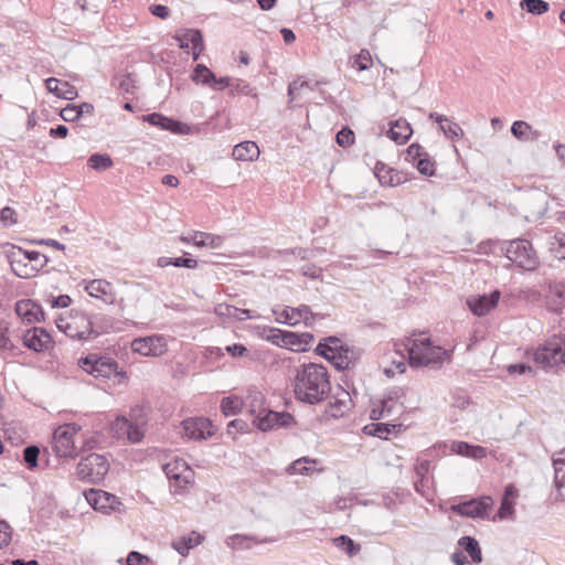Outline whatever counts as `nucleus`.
<instances>
[{
    "label": "nucleus",
    "instance_id": "nucleus-57",
    "mask_svg": "<svg viewBox=\"0 0 565 565\" xmlns=\"http://www.w3.org/2000/svg\"><path fill=\"white\" fill-rule=\"evenodd\" d=\"M511 488L512 487H508L505 489L504 495L501 500V504L498 511V518L501 520L507 519L514 512L513 502L508 498Z\"/></svg>",
    "mask_w": 565,
    "mask_h": 565
},
{
    "label": "nucleus",
    "instance_id": "nucleus-15",
    "mask_svg": "<svg viewBox=\"0 0 565 565\" xmlns=\"http://www.w3.org/2000/svg\"><path fill=\"white\" fill-rule=\"evenodd\" d=\"M273 312L277 316V322L287 323L289 326H296L301 321H303L306 326H311L316 316L307 305H300L297 308L286 307L280 312L277 310H273Z\"/></svg>",
    "mask_w": 565,
    "mask_h": 565
},
{
    "label": "nucleus",
    "instance_id": "nucleus-47",
    "mask_svg": "<svg viewBox=\"0 0 565 565\" xmlns=\"http://www.w3.org/2000/svg\"><path fill=\"white\" fill-rule=\"evenodd\" d=\"M15 345L9 337V323L0 319V350L11 352L12 355H15Z\"/></svg>",
    "mask_w": 565,
    "mask_h": 565
},
{
    "label": "nucleus",
    "instance_id": "nucleus-7",
    "mask_svg": "<svg viewBox=\"0 0 565 565\" xmlns=\"http://www.w3.org/2000/svg\"><path fill=\"white\" fill-rule=\"evenodd\" d=\"M109 471L107 458L99 454H89L82 458L76 468L77 477L89 483L102 482Z\"/></svg>",
    "mask_w": 565,
    "mask_h": 565
},
{
    "label": "nucleus",
    "instance_id": "nucleus-3",
    "mask_svg": "<svg viewBox=\"0 0 565 565\" xmlns=\"http://www.w3.org/2000/svg\"><path fill=\"white\" fill-rule=\"evenodd\" d=\"M328 341L333 345L322 343L318 344L316 351L320 355L331 362L339 371L354 366L359 360V353L353 348L343 345L341 341L334 337L328 338Z\"/></svg>",
    "mask_w": 565,
    "mask_h": 565
},
{
    "label": "nucleus",
    "instance_id": "nucleus-23",
    "mask_svg": "<svg viewBox=\"0 0 565 565\" xmlns=\"http://www.w3.org/2000/svg\"><path fill=\"white\" fill-rule=\"evenodd\" d=\"M85 290L88 292L90 297L100 299L105 303L111 305L116 300V296L113 290L111 284L105 279L90 280L86 285Z\"/></svg>",
    "mask_w": 565,
    "mask_h": 565
},
{
    "label": "nucleus",
    "instance_id": "nucleus-19",
    "mask_svg": "<svg viewBox=\"0 0 565 565\" xmlns=\"http://www.w3.org/2000/svg\"><path fill=\"white\" fill-rule=\"evenodd\" d=\"M23 344L35 352L49 349L52 344L50 333L40 327H33L23 334Z\"/></svg>",
    "mask_w": 565,
    "mask_h": 565
},
{
    "label": "nucleus",
    "instance_id": "nucleus-33",
    "mask_svg": "<svg viewBox=\"0 0 565 565\" xmlns=\"http://www.w3.org/2000/svg\"><path fill=\"white\" fill-rule=\"evenodd\" d=\"M203 536L196 532H192L188 536H182L172 542L173 548L182 556L189 554V551L201 543Z\"/></svg>",
    "mask_w": 565,
    "mask_h": 565
},
{
    "label": "nucleus",
    "instance_id": "nucleus-64",
    "mask_svg": "<svg viewBox=\"0 0 565 565\" xmlns=\"http://www.w3.org/2000/svg\"><path fill=\"white\" fill-rule=\"evenodd\" d=\"M231 86H234V79H232L231 77H220L217 78L215 76V79L212 81L210 87L214 90H223L225 89L226 87H231Z\"/></svg>",
    "mask_w": 565,
    "mask_h": 565
},
{
    "label": "nucleus",
    "instance_id": "nucleus-1",
    "mask_svg": "<svg viewBox=\"0 0 565 565\" xmlns=\"http://www.w3.org/2000/svg\"><path fill=\"white\" fill-rule=\"evenodd\" d=\"M296 399L316 405L327 399L331 393L328 370L322 364L305 363L295 371L292 380Z\"/></svg>",
    "mask_w": 565,
    "mask_h": 565
},
{
    "label": "nucleus",
    "instance_id": "nucleus-61",
    "mask_svg": "<svg viewBox=\"0 0 565 565\" xmlns=\"http://www.w3.org/2000/svg\"><path fill=\"white\" fill-rule=\"evenodd\" d=\"M337 142L341 147L351 146L354 142V132L348 127L342 128L337 134Z\"/></svg>",
    "mask_w": 565,
    "mask_h": 565
},
{
    "label": "nucleus",
    "instance_id": "nucleus-44",
    "mask_svg": "<svg viewBox=\"0 0 565 565\" xmlns=\"http://www.w3.org/2000/svg\"><path fill=\"white\" fill-rule=\"evenodd\" d=\"M215 79V74L207 68L204 64H198L192 74V81L196 84H202L205 86L211 85L212 81Z\"/></svg>",
    "mask_w": 565,
    "mask_h": 565
},
{
    "label": "nucleus",
    "instance_id": "nucleus-8",
    "mask_svg": "<svg viewBox=\"0 0 565 565\" xmlns=\"http://www.w3.org/2000/svg\"><path fill=\"white\" fill-rule=\"evenodd\" d=\"M79 430L81 426L74 423L58 426L54 430L52 448L58 458H73L78 455L75 437Z\"/></svg>",
    "mask_w": 565,
    "mask_h": 565
},
{
    "label": "nucleus",
    "instance_id": "nucleus-20",
    "mask_svg": "<svg viewBox=\"0 0 565 565\" xmlns=\"http://www.w3.org/2000/svg\"><path fill=\"white\" fill-rule=\"evenodd\" d=\"M113 429L116 435L119 437L127 436L128 440L134 444L139 443L145 435L142 426L126 417H118L113 424Z\"/></svg>",
    "mask_w": 565,
    "mask_h": 565
},
{
    "label": "nucleus",
    "instance_id": "nucleus-32",
    "mask_svg": "<svg viewBox=\"0 0 565 565\" xmlns=\"http://www.w3.org/2000/svg\"><path fill=\"white\" fill-rule=\"evenodd\" d=\"M216 313L239 321L255 319L256 316L249 309H241L232 305L222 303L215 309Z\"/></svg>",
    "mask_w": 565,
    "mask_h": 565
},
{
    "label": "nucleus",
    "instance_id": "nucleus-59",
    "mask_svg": "<svg viewBox=\"0 0 565 565\" xmlns=\"http://www.w3.org/2000/svg\"><path fill=\"white\" fill-rule=\"evenodd\" d=\"M117 88L125 94H131L135 89V79L132 78L131 74H126L122 76H119L116 78Z\"/></svg>",
    "mask_w": 565,
    "mask_h": 565
},
{
    "label": "nucleus",
    "instance_id": "nucleus-36",
    "mask_svg": "<svg viewBox=\"0 0 565 565\" xmlns=\"http://www.w3.org/2000/svg\"><path fill=\"white\" fill-rule=\"evenodd\" d=\"M451 450L456 454L475 459L483 458L487 454L486 448L481 446H473L466 441H454L451 445Z\"/></svg>",
    "mask_w": 565,
    "mask_h": 565
},
{
    "label": "nucleus",
    "instance_id": "nucleus-50",
    "mask_svg": "<svg viewBox=\"0 0 565 565\" xmlns=\"http://www.w3.org/2000/svg\"><path fill=\"white\" fill-rule=\"evenodd\" d=\"M375 175L377 177L380 183L383 184V185H391V186H393V185L399 183V180L395 181V179H394V177H396L397 174L394 173L393 170L386 169V167L383 163L381 166L376 164V167H375Z\"/></svg>",
    "mask_w": 565,
    "mask_h": 565
},
{
    "label": "nucleus",
    "instance_id": "nucleus-17",
    "mask_svg": "<svg viewBox=\"0 0 565 565\" xmlns=\"http://www.w3.org/2000/svg\"><path fill=\"white\" fill-rule=\"evenodd\" d=\"M500 299V291L493 290L489 295L471 296L467 299V306L478 317L486 316L495 308Z\"/></svg>",
    "mask_w": 565,
    "mask_h": 565
},
{
    "label": "nucleus",
    "instance_id": "nucleus-54",
    "mask_svg": "<svg viewBox=\"0 0 565 565\" xmlns=\"http://www.w3.org/2000/svg\"><path fill=\"white\" fill-rule=\"evenodd\" d=\"M373 65L372 56L369 50H361L359 54L354 56L353 66L359 71H366Z\"/></svg>",
    "mask_w": 565,
    "mask_h": 565
},
{
    "label": "nucleus",
    "instance_id": "nucleus-52",
    "mask_svg": "<svg viewBox=\"0 0 565 565\" xmlns=\"http://www.w3.org/2000/svg\"><path fill=\"white\" fill-rule=\"evenodd\" d=\"M40 448L35 445H31L23 450V460L30 470H34L39 466Z\"/></svg>",
    "mask_w": 565,
    "mask_h": 565
},
{
    "label": "nucleus",
    "instance_id": "nucleus-6",
    "mask_svg": "<svg viewBox=\"0 0 565 565\" xmlns=\"http://www.w3.org/2000/svg\"><path fill=\"white\" fill-rule=\"evenodd\" d=\"M534 361L543 369L565 364V338L553 335L534 352Z\"/></svg>",
    "mask_w": 565,
    "mask_h": 565
},
{
    "label": "nucleus",
    "instance_id": "nucleus-56",
    "mask_svg": "<svg viewBox=\"0 0 565 565\" xmlns=\"http://www.w3.org/2000/svg\"><path fill=\"white\" fill-rule=\"evenodd\" d=\"M439 129L447 138L458 139L462 135L461 127L447 118V121L439 125Z\"/></svg>",
    "mask_w": 565,
    "mask_h": 565
},
{
    "label": "nucleus",
    "instance_id": "nucleus-42",
    "mask_svg": "<svg viewBox=\"0 0 565 565\" xmlns=\"http://www.w3.org/2000/svg\"><path fill=\"white\" fill-rule=\"evenodd\" d=\"M157 265L161 268L172 265L175 267H184V268L194 269L198 267V260L194 258H191V257L171 258V257L162 256V257L158 258Z\"/></svg>",
    "mask_w": 565,
    "mask_h": 565
},
{
    "label": "nucleus",
    "instance_id": "nucleus-27",
    "mask_svg": "<svg viewBox=\"0 0 565 565\" xmlns=\"http://www.w3.org/2000/svg\"><path fill=\"white\" fill-rule=\"evenodd\" d=\"M45 87L50 93L67 100L74 99L77 96V90L73 85L68 82H61L55 77L47 78Z\"/></svg>",
    "mask_w": 565,
    "mask_h": 565
},
{
    "label": "nucleus",
    "instance_id": "nucleus-45",
    "mask_svg": "<svg viewBox=\"0 0 565 565\" xmlns=\"http://www.w3.org/2000/svg\"><path fill=\"white\" fill-rule=\"evenodd\" d=\"M87 166L96 171H103L113 167V160L107 153H94L88 158Z\"/></svg>",
    "mask_w": 565,
    "mask_h": 565
},
{
    "label": "nucleus",
    "instance_id": "nucleus-46",
    "mask_svg": "<svg viewBox=\"0 0 565 565\" xmlns=\"http://www.w3.org/2000/svg\"><path fill=\"white\" fill-rule=\"evenodd\" d=\"M520 7L534 15H541L550 9L548 2L544 0H522Z\"/></svg>",
    "mask_w": 565,
    "mask_h": 565
},
{
    "label": "nucleus",
    "instance_id": "nucleus-60",
    "mask_svg": "<svg viewBox=\"0 0 565 565\" xmlns=\"http://www.w3.org/2000/svg\"><path fill=\"white\" fill-rule=\"evenodd\" d=\"M425 153H427L422 146L413 143L407 148L405 160L415 164Z\"/></svg>",
    "mask_w": 565,
    "mask_h": 565
},
{
    "label": "nucleus",
    "instance_id": "nucleus-38",
    "mask_svg": "<svg viewBox=\"0 0 565 565\" xmlns=\"http://www.w3.org/2000/svg\"><path fill=\"white\" fill-rule=\"evenodd\" d=\"M351 401L350 393L342 391V393L335 397L334 402L329 403L330 415L335 418L343 416L350 409Z\"/></svg>",
    "mask_w": 565,
    "mask_h": 565
},
{
    "label": "nucleus",
    "instance_id": "nucleus-18",
    "mask_svg": "<svg viewBox=\"0 0 565 565\" xmlns=\"http://www.w3.org/2000/svg\"><path fill=\"white\" fill-rule=\"evenodd\" d=\"M162 469L167 478L175 481L180 488L182 484L189 483L193 475L192 470L183 459H174L163 465Z\"/></svg>",
    "mask_w": 565,
    "mask_h": 565
},
{
    "label": "nucleus",
    "instance_id": "nucleus-53",
    "mask_svg": "<svg viewBox=\"0 0 565 565\" xmlns=\"http://www.w3.org/2000/svg\"><path fill=\"white\" fill-rule=\"evenodd\" d=\"M28 254H29V264L30 266L32 267V270H33V277L38 275V273L43 269L47 262H49V258L39 253V252H35V250H28Z\"/></svg>",
    "mask_w": 565,
    "mask_h": 565
},
{
    "label": "nucleus",
    "instance_id": "nucleus-2",
    "mask_svg": "<svg viewBox=\"0 0 565 565\" xmlns=\"http://www.w3.org/2000/svg\"><path fill=\"white\" fill-rule=\"evenodd\" d=\"M405 351L412 366H428L438 364L447 356V351L440 347H434L430 339H407Z\"/></svg>",
    "mask_w": 565,
    "mask_h": 565
},
{
    "label": "nucleus",
    "instance_id": "nucleus-63",
    "mask_svg": "<svg viewBox=\"0 0 565 565\" xmlns=\"http://www.w3.org/2000/svg\"><path fill=\"white\" fill-rule=\"evenodd\" d=\"M15 214L13 209L6 206L0 211V220L6 226L13 225L17 223Z\"/></svg>",
    "mask_w": 565,
    "mask_h": 565
},
{
    "label": "nucleus",
    "instance_id": "nucleus-30",
    "mask_svg": "<svg viewBox=\"0 0 565 565\" xmlns=\"http://www.w3.org/2000/svg\"><path fill=\"white\" fill-rule=\"evenodd\" d=\"M233 157L239 161H254L259 157V148L254 141H244L233 149Z\"/></svg>",
    "mask_w": 565,
    "mask_h": 565
},
{
    "label": "nucleus",
    "instance_id": "nucleus-5",
    "mask_svg": "<svg viewBox=\"0 0 565 565\" xmlns=\"http://www.w3.org/2000/svg\"><path fill=\"white\" fill-rule=\"evenodd\" d=\"M56 326L71 339L78 341L92 340L90 318L83 311L72 310L68 317L57 319Z\"/></svg>",
    "mask_w": 565,
    "mask_h": 565
},
{
    "label": "nucleus",
    "instance_id": "nucleus-22",
    "mask_svg": "<svg viewBox=\"0 0 565 565\" xmlns=\"http://www.w3.org/2000/svg\"><path fill=\"white\" fill-rule=\"evenodd\" d=\"M547 308L562 316L565 313V282L554 281L548 286Z\"/></svg>",
    "mask_w": 565,
    "mask_h": 565
},
{
    "label": "nucleus",
    "instance_id": "nucleus-26",
    "mask_svg": "<svg viewBox=\"0 0 565 565\" xmlns=\"http://www.w3.org/2000/svg\"><path fill=\"white\" fill-rule=\"evenodd\" d=\"M15 311L18 316L28 322H36L44 319L42 308L30 299L17 302Z\"/></svg>",
    "mask_w": 565,
    "mask_h": 565
},
{
    "label": "nucleus",
    "instance_id": "nucleus-41",
    "mask_svg": "<svg viewBox=\"0 0 565 565\" xmlns=\"http://www.w3.org/2000/svg\"><path fill=\"white\" fill-rule=\"evenodd\" d=\"M246 405L249 407V412L255 416L264 409L265 396L264 394L257 390L256 387H249L247 390V395L245 398Z\"/></svg>",
    "mask_w": 565,
    "mask_h": 565
},
{
    "label": "nucleus",
    "instance_id": "nucleus-55",
    "mask_svg": "<svg viewBox=\"0 0 565 565\" xmlns=\"http://www.w3.org/2000/svg\"><path fill=\"white\" fill-rule=\"evenodd\" d=\"M265 332H266V335H265L266 340H268L273 344L285 348L287 331H284V330L277 329V328H268L267 330H265Z\"/></svg>",
    "mask_w": 565,
    "mask_h": 565
},
{
    "label": "nucleus",
    "instance_id": "nucleus-21",
    "mask_svg": "<svg viewBox=\"0 0 565 565\" xmlns=\"http://www.w3.org/2000/svg\"><path fill=\"white\" fill-rule=\"evenodd\" d=\"M556 498L565 501V448L552 456Z\"/></svg>",
    "mask_w": 565,
    "mask_h": 565
},
{
    "label": "nucleus",
    "instance_id": "nucleus-25",
    "mask_svg": "<svg viewBox=\"0 0 565 565\" xmlns=\"http://www.w3.org/2000/svg\"><path fill=\"white\" fill-rule=\"evenodd\" d=\"M405 395L406 392L403 387L395 386L390 388L381 401L384 413L393 415L398 408H402Z\"/></svg>",
    "mask_w": 565,
    "mask_h": 565
},
{
    "label": "nucleus",
    "instance_id": "nucleus-37",
    "mask_svg": "<svg viewBox=\"0 0 565 565\" xmlns=\"http://www.w3.org/2000/svg\"><path fill=\"white\" fill-rule=\"evenodd\" d=\"M274 541L275 540H270V539L258 540L255 536L235 534V535L230 536L227 539L226 543L233 550H245V548L252 547V542L255 544H260V543H268V542H274Z\"/></svg>",
    "mask_w": 565,
    "mask_h": 565
},
{
    "label": "nucleus",
    "instance_id": "nucleus-10",
    "mask_svg": "<svg viewBox=\"0 0 565 565\" xmlns=\"http://www.w3.org/2000/svg\"><path fill=\"white\" fill-rule=\"evenodd\" d=\"M493 505L491 497L482 495L479 498H472L468 501L459 502L451 505V511L460 516L471 519H486L489 515V511Z\"/></svg>",
    "mask_w": 565,
    "mask_h": 565
},
{
    "label": "nucleus",
    "instance_id": "nucleus-48",
    "mask_svg": "<svg viewBox=\"0 0 565 565\" xmlns=\"http://www.w3.org/2000/svg\"><path fill=\"white\" fill-rule=\"evenodd\" d=\"M550 250L555 258L565 259V233H555L550 243Z\"/></svg>",
    "mask_w": 565,
    "mask_h": 565
},
{
    "label": "nucleus",
    "instance_id": "nucleus-35",
    "mask_svg": "<svg viewBox=\"0 0 565 565\" xmlns=\"http://www.w3.org/2000/svg\"><path fill=\"white\" fill-rule=\"evenodd\" d=\"M412 128L405 120H396L390 128L387 135L396 143H405L412 136Z\"/></svg>",
    "mask_w": 565,
    "mask_h": 565
},
{
    "label": "nucleus",
    "instance_id": "nucleus-49",
    "mask_svg": "<svg viewBox=\"0 0 565 565\" xmlns=\"http://www.w3.org/2000/svg\"><path fill=\"white\" fill-rule=\"evenodd\" d=\"M196 237H199V247L209 246L211 248H220L224 243V237L211 233L199 231Z\"/></svg>",
    "mask_w": 565,
    "mask_h": 565
},
{
    "label": "nucleus",
    "instance_id": "nucleus-39",
    "mask_svg": "<svg viewBox=\"0 0 565 565\" xmlns=\"http://www.w3.org/2000/svg\"><path fill=\"white\" fill-rule=\"evenodd\" d=\"M458 545L469 554L473 563L479 564L482 562L481 548L475 537L462 536L459 539Z\"/></svg>",
    "mask_w": 565,
    "mask_h": 565
},
{
    "label": "nucleus",
    "instance_id": "nucleus-62",
    "mask_svg": "<svg viewBox=\"0 0 565 565\" xmlns=\"http://www.w3.org/2000/svg\"><path fill=\"white\" fill-rule=\"evenodd\" d=\"M418 479L414 483L415 491L425 498L431 495L429 488V479L427 477H417Z\"/></svg>",
    "mask_w": 565,
    "mask_h": 565
},
{
    "label": "nucleus",
    "instance_id": "nucleus-14",
    "mask_svg": "<svg viewBox=\"0 0 565 565\" xmlns=\"http://www.w3.org/2000/svg\"><path fill=\"white\" fill-rule=\"evenodd\" d=\"M131 349L143 356H160L168 350L166 338L161 334L135 339L131 342Z\"/></svg>",
    "mask_w": 565,
    "mask_h": 565
},
{
    "label": "nucleus",
    "instance_id": "nucleus-29",
    "mask_svg": "<svg viewBox=\"0 0 565 565\" xmlns=\"http://www.w3.org/2000/svg\"><path fill=\"white\" fill-rule=\"evenodd\" d=\"M511 134L521 141H534L541 137V132L532 128L523 120H515L511 126Z\"/></svg>",
    "mask_w": 565,
    "mask_h": 565
},
{
    "label": "nucleus",
    "instance_id": "nucleus-31",
    "mask_svg": "<svg viewBox=\"0 0 565 565\" xmlns=\"http://www.w3.org/2000/svg\"><path fill=\"white\" fill-rule=\"evenodd\" d=\"M173 38L178 41L179 46L183 50L201 45V42H203V35L201 31L196 29L182 30L177 32Z\"/></svg>",
    "mask_w": 565,
    "mask_h": 565
},
{
    "label": "nucleus",
    "instance_id": "nucleus-13",
    "mask_svg": "<svg viewBox=\"0 0 565 565\" xmlns=\"http://www.w3.org/2000/svg\"><path fill=\"white\" fill-rule=\"evenodd\" d=\"M3 253L15 276L24 279L33 277V270L29 264L28 250L15 245H9Z\"/></svg>",
    "mask_w": 565,
    "mask_h": 565
},
{
    "label": "nucleus",
    "instance_id": "nucleus-9",
    "mask_svg": "<svg viewBox=\"0 0 565 565\" xmlns=\"http://www.w3.org/2000/svg\"><path fill=\"white\" fill-rule=\"evenodd\" d=\"M505 256L525 270H534L540 264L539 257L527 239L518 238L509 242L505 247Z\"/></svg>",
    "mask_w": 565,
    "mask_h": 565
},
{
    "label": "nucleus",
    "instance_id": "nucleus-34",
    "mask_svg": "<svg viewBox=\"0 0 565 565\" xmlns=\"http://www.w3.org/2000/svg\"><path fill=\"white\" fill-rule=\"evenodd\" d=\"M318 463L317 459L310 457H301L292 461L287 468L286 472L290 476L294 475H310L315 471V466Z\"/></svg>",
    "mask_w": 565,
    "mask_h": 565
},
{
    "label": "nucleus",
    "instance_id": "nucleus-16",
    "mask_svg": "<svg viewBox=\"0 0 565 565\" xmlns=\"http://www.w3.org/2000/svg\"><path fill=\"white\" fill-rule=\"evenodd\" d=\"M182 426L184 435L190 439H205L213 435V425L204 417L184 419Z\"/></svg>",
    "mask_w": 565,
    "mask_h": 565
},
{
    "label": "nucleus",
    "instance_id": "nucleus-12",
    "mask_svg": "<svg viewBox=\"0 0 565 565\" xmlns=\"http://www.w3.org/2000/svg\"><path fill=\"white\" fill-rule=\"evenodd\" d=\"M294 422V417L288 412H274L268 408L260 409L254 416L253 423L262 430L267 431L279 427H288Z\"/></svg>",
    "mask_w": 565,
    "mask_h": 565
},
{
    "label": "nucleus",
    "instance_id": "nucleus-40",
    "mask_svg": "<svg viewBox=\"0 0 565 565\" xmlns=\"http://www.w3.org/2000/svg\"><path fill=\"white\" fill-rule=\"evenodd\" d=\"M89 318L93 327L92 339L107 332L113 327V319L106 315L96 313L89 316Z\"/></svg>",
    "mask_w": 565,
    "mask_h": 565
},
{
    "label": "nucleus",
    "instance_id": "nucleus-28",
    "mask_svg": "<svg viewBox=\"0 0 565 565\" xmlns=\"http://www.w3.org/2000/svg\"><path fill=\"white\" fill-rule=\"evenodd\" d=\"M313 340L315 339L311 333L305 332L298 334L292 331H287L285 348L290 349L292 351H306L311 345Z\"/></svg>",
    "mask_w": 565,
    "mask_h": 565
},
{
    "label": "nucleus",
    "instance_id": "nucleus-58",
    "mask_svg": "<svg viewBox=\"0 0 565 565\" xmlns=\"http://www.w3.org/2000/svg\"><path fill=\"white\" fill-rule=\"evenodd\" d=\"M414 166L424 175L431 177L435 174V163L429 159L428 153H425Z\"/></svg>",
    "mask_w": 565,
    "mask_h": 565
},
{
    "label": "nucleus",
    "instance_id": "nucleus-51",
    "mask_svg": "<svg viewBox=\"0 0 565 565\" xmlns=\"http://www.w3.org/2000/svg\"><path fill=\"white\" fill-rule=\"evenodd\" d=\"M242 404V401L236 396L224 397L221 402V409L225 416H233L241 411Z\"/></svg>",
    "mask_w": 565,
    "mask_h": 565
},
{
    "label": "nucleus",
    "instance_id": "nucleus-11",
    "mask_svg": "<svg viewBox=\"0 0 565 565\" xmlns=\"http://www.w3.org/2000/svg\"><path fill=\"white\" fill-rule=\"evenodd\" d=\"M85 497L94 510L106 514L111 512L121 513L125 508L116 495L104 490L90 489L88 492H86Z\"/></svg>",
    "mask_w": 565,
    "mask_h": 565
},
{
    "label": "nucleus",
    "instance_id": "nucleus-43",
    "mask_svg": "<svg viewBox=\"0 0 565 565\" xmlns=\"http://www.w3.org/2000/svg\"><path fill=\"white\" fill-rule=\"evenodd\" d=\"M333 544L350 557L355 556L361 550V546L347 535H340L333 539Z\"/></svg>",
    "mask_w": 565,
    "mask_h": 565
},
{
    "label": "nucleus",
    "instance_id": "nucleus-24",
    "mask_svg": "<svg viewBox=\"0 0 565 565\" xmlns=\"http://www.w3.org/2000/svg\"><path fill=\"white\" fill-rule=\"evenodd\" d=\"M143 120L152 126L160 127L163 130H168L174 134H184L188 129L186 125L172 118H168L159 113L145 115Z\"/></svg>",
    "mask_w": 565,
    "mask_h": 565
},
{
    "label": "nucleus",
    "instance_id": "nucleus-4",
    "mask_svg": "<svg viewBox=\"0 0 565 565\" xmlns=\"http://www.w3.org/2000/svg\"><path fill=\"white\" fill-rule=\"evenodd\" d=\"M78 365L83 371L96 379L109 380L118 375H125L124 372L118 370L117 361L108 355L89 353L78 360Z\"/></svg>",
    "mask_w": 565,
    "mask_h": 565
}]
</instances>
